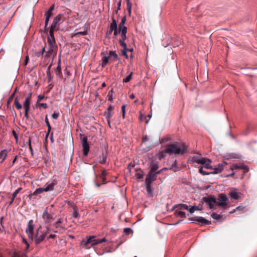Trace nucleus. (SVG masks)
Listing matches in <instances>:
<instances>
[{"label":"nucleus","mask_w":257,"mask_h":257,"mask_svg":"<svg viewBox=\"0 0 257 257\" xmlns=\"http://www.w3.org/2000/svg\"><path fill=\"white\" fill-rule=\"evenodd\" d=\"M228 198L225 193H220L218 198L216 199L214 196L203 197L201 202L206 203L209 208L211 210H214V204L218 207L225 208L227 206Z\"/></svg>","instance_id":"f257e3e1"},{"label":"nucleus","mask_w":257,"mask_h":257,"mask_svg":"<svg viewBox=\"0 0 257 257\" xmlns=\"http://www.w3.org/2000/svg\"><path fill=\"white\" fill-rule=\"evenodd\" d=\"M50 231L49 225L43 228L42 225H40L33 235V238H31L30 240L34 241L36 245H38L45 240Z\"/></svg>","instance_id":"f03ea898"},{"label":"nucleus","mask_w":257,"mask_h":257,"mask_svg":"<svg viewBox=\"0 0 257 257\" xmlns=\"http://www.w3.org/2000/svg\"><path fill=\"white\" fill-rule=\"evenodd\" d=\"M188 148V146L184 143L176 142L175 144L166 145V151L169 154H175L184 155L187 153Z\"/></svg>","instance_id":"7ed1b4c3"},{"label":"nucleus","mask_w":257,"mask_h":257,"mask_svg":"<svg viewBox=\"0 0 257 257\" xmlns=\"http://www.w3.org/2000/svg\"><path fill=\"white\" fill-rule=\"evenodd\" d=\"M58 181L56 179H53L48 182L45 185V187H40L35 190V191L31 195H29L30 199L32 198L33 196L37 195L43 192H47L51 191L55 185L57 184Z\"/></svg>","instance_id":"20e7f679"},{"label":"nucleus","mask_w":257,"mask_h":257,"mask_svg":"<svg viewBox=\"0 0 257 257\" xmlns=\"http://www.w3.org/2000/svg\"><path fill=\"white\" fill-rule=\"evenodd\" d=\"M157 176L154 172H149L145 179L146 189L148 194L151 195L153 190L152 189L153 182L156 180Z\"/></svg>","instance_id":"39448f33"},{"label":"nucleus","mask_w":257,"mask_h":257,"mask_svg":"<svg viewBox=\"0 0 257 257\" xmlns=\"http://www.w3.org/2000/svg\"><path fill=\"white\" fill-rule=\"evenodd\" d=\"M191 160L193 163H196L199 164L203 165V167L206 169H211L213 168L211 166L212 161L210 159L204 157L200 158L198 156H194L192 157Z\"/></svg>","instance_id":"423d86ee"},{"label":"nucleus","mask_w":257,"mask_h":257,"mask_svg":"<svg viewBox=\"0 0 257 257\" xmlns=\"http://www.w3.org/2000/svg\"><path fill=\"white\" fill-rule=\"evenodd\" d=\"M228 196L232 201L239 200L242 196V194L238 191L237 188H232L228 192Z\"/></svg>","instance_id":"0eeeda50"},{"label":"nucleus","mask_w":257,"mask_h":257,"mask_svg":"<svg viewBox=\"0 0 257 257\" xmlns=\"http://www.w3.org/2000/svg\"><path fill=\"white\" fill-rule=\"evenodd\" d=\"M35 223L33 220H30L27 223V227L26 229V233L28 235L29 239L33 238V235L34 234V227Z\"/></svg>","instance_id":"6e6552de"},{"label":"nucleus","mask_w":257,"mask_h":257,"mask_svg":"<svg viewBox=\"0 0 257 257\" xmlns=\"http://www.w3.org/2000/svg\"><path fill=\"white\" fill-rule=\"evenodd\" d=\"M42 218L46 224H50L55 219L54 214L53 213H49L47 208L43 213Z\"/></svg>","instance_id":"1a4fd4ad"},{"label":"nucleus","mask_w":257,"mask_h":257,"mask_svg":"<svg viewBox=\"0 0 257 257\" xmlns=\"http://www.w3.org/2000/svg\"><path fill=\"white\" fill-rule=\"evenodd\" d=\"M63 15L62 14L57 15L53 19V22L49 28V30L54 31L57 25H60L63 22Z\"/></svg>","instance_id":"9d476101"},{"label":"nucleus","mask_w":257,"mask_h":257,"mask_svg":"<svg viewBox=\"0 0 257 257\" xmlns=\"http://www.w3.org/2000/svg\"><path fill=\"white\" fill-rule=\"evenodd\" d=\"M108 152L107 148L104 147L102 150L101 155L98 157V161L101 164H105L107 163V159L108 157Z\"/></svg>","instance_id":"9b49d317"},{"label":"nucleus","mask_w":257,"mask_h":257,"mask_svg":"<svg viewBox=\"0 0 257 257\" xmlns=\"http://www.w3.org/2000/svg\"><path fill=\"white\" fill-rule=\"evenodd\" d=\"M87 137H84L83 138L82 140V146L83 148V154L84 156H87L90 147H89V144L87 141Z\"/></svg>","instance_id":"f8f14e48"},{"label":"nucleus","mask_w":257,"mask_h":257,"mask_svg":"<svg viewBox=\"0 0 257 257\" xmlns=\"http://www.w3.org/2000/svg\"><path fill=\"white\" fill-rule=\"evenodd\" d=\"M226 162H223L222 164H218L215 167L213 168V171L209 172L210 174H217L221 172L224 169V165H227Z\"/></svg>","instance_id":"ddd939ff"},{"label":"nucleus","mask_w":257,"mask_h":257,"mask_svg":"<svg viewBox=\"0 0 257 257\" xmlns=\"http://www.w3.org/2000/svg\"><path fill=\"white\" fill-rule=\"evenodd\" d=\"M54 31L49 30V35L47 38L49 45L57 46L54 35Z\"/></svg>","instance_id":"4468645a"},{"label":"nucleus","mask_w":257,"mask_h":257,"mask_svg":"<svg viewBox=\"0 0 257 257\" xmlns=\"http://www.w3.org/2000/svg\"><path fill=\"white\" fill-rule=\"evenodd\" d=\"M114 109L113 106L109 105L107 110L104 112V116L106 120L110 119L113 115L112 110Z\"/></svg>","instance_id":"2eb2a0df"},{"label":"nucleus","mask_w":257,"mask_h":257,"mask_svg":"<svg viewBox=\"0 0 257 257\" xmlns=\"http://www.w3.org/2000/svg\"><path fill=\"white\" fill-rule=\"evenodd\" d=\"M149 168V172H154L155 171H157L159 168V163L158 161L156 160H152L151 161Z\"/></svg>","instance_id":"dca6fc26"},{"label":"nucleus","mask_w":257,"mask_h":257,"mask_svg":"<svg viewBox=\"0 0 257 257\" xmlns=\"http://www.w3.org/2000/svg\"><path fill=\"white\" fill-rule=\"evenodd\" d=\"M230 169L233 170L234 169H243L247 172L249 170L248 167L245 165L243 163H239L234 164L230 167Z\"/></svg>","instance_id":"f3484780"},{"label":"nucleus","mask_w":257,"mask_h":257,"mask_svg":"<svg viewBox=\"0 0 257 257\" xmlns=\"http://www.w3.org/2000/svg\"><path fill=\"white\" fill-rule=\"evenodd\" d=\"M117 28V23L114 17L112 18V22L110 24L109 31L106 33V34H111L114 29Z\"/></svg>","instance_id":"a211bd4d"},{"label":"nucleus","mask_w":257,"mask_h":257,"mask_svg":"<svg viewBox=\"0 0 257 257\" xmlns=\"http://www.w3.org/2000/svg\"><path fill=\"white\" fill-rule=\"evenodd\" d=\"M177 208L178 210H187L189 211V206L186 204H177L172 207V210Z\"/></svg>","instance_id":"6ab92c4d"},{"label":"nucleus","mask_w":257,"mask_h":257,"mask_svg":"<svg viewBox=\"0 0 257 257\" xmlns=\"http://www.w3.org/2000/svg\"><path fill=\"white\" fill-rule=\"evenodd\" d=\"M103 55L104 53L102 52L101 55L102 56L101 57L100 65L102 68H104L109 62V57Z\"/></svg>","instance_id":"aec40b11"},{"label":"nucleus","mask_w":257,"mask_h":257,"mask_svg":"<svg viewBox=\"0 0 257 257\" xmlns=\"http://www.w3.org/2000/svg\"><path fill=\"white\" fill-rule=\"evenodd\" d=\"M211 224V221L208 220L202 216H199L198 224L200 225V226H204L206 225H210Z\"/></svg>","instance_id":"412c9836"},{"label":"nucleus","mask_w":257,"mask_h":257,"mask_svg":"<svg viewBox=\"0 0 257 257\" xmlns=\"http://www.w3.org/2000/svg\"><path fill=\"white\" fill-rule=\"evenodd\" d=\"M72 212V217L75 219H79L80 217V215L79 212V209L77 206H74Z\"/></svg>","instance_id":"4be33fe9"},{"label":"nucleus","mask_w":257,"mask_h":257,"mask_svg":"<svg viewBox=\"0 0 257 257\" xmlns=\"http://www.w3.org/2000/svg\"><path fill=\"white\" fill-rule=\"evenodd\" d=\"M55 71L56 75L57 76H59L61 74V73H62L61 67L60 55H59V57L57 66L56 68Z\"/></svg>","instance_id":"5701e85b"},{"label":"nucleus","mask_w":257,"mask_h":257,"mask_svg":"<svg viewBox=\"0 0 257 257\" xmlns=\"http://www.w3.org/2000/svg\"><path fill=\"white\" fill-rule=\"evenodd\" d=\"M7 155L8 151L6 149L3 150L0 152V163H3L6 160Z\"/></svg>","instance_id":"b1692460"},{"label":"nucleus","mask_w":257,"mask_h":257,"mask_svg":"<svg viewBox=\"0 0 257 257\" xmlns=\"http://www.w3.org/2000/svg\"><path fill=\"white\" fill-rule=\"evenodd\" d=\"M240 155L236 153H229L227 154L225 156V158L226 159H240Z\"/></svg>","instance_id":"393cba45"},{"label":"nucleus","mask_w":257,"mask_h":257,"mask_svg":"<svg viewBox=\"0 0 257 257\" xmlns=\"http://www.w3.org/2000/svg\"><path fill=\"white\" fill-rule=\"evenodd\" d=\"M53 65V63H51L49 66L48 67L47 70H46V74H47V77L48 79V82H50L52 79H53V76L51 74V68Z\"/></svg>","instance_id":"a878e982"},{"label":"nucleus","mask_w":257,"mask_h":257,"mask_svg":"<svg viewBox=\"0 0 257 257\" xmlns=\"http://www.w3.org/2000/svg\"><path fill=\"white\" fill-rule=\"evenodd\" d=\"M166 154H168V152L166 151V146L164 147V149L162 151L160 152L157 154V157L159 160H161L166 156Z\"/></svg>","instance_id":"bb28decb"},{"label":"nucleus","mask_w":257,"mask_h":257,"mask_svg":"<svg viewBox=\"0 0 257 257\" xmlns=\"http://www.w3.org/2000/svg\"><path fill=\"white\" fill-rule=\"evenodd\" d=\"M203 209L202 205L198 206H192L190 208H189V211L190 213H193L196 210L201 211Z\"/></svg>","instance_id":"cd10ccee"},{"label":"nucleus","mask_w":257,"mask_h":257,"mask_svg":"<svg viewBox=\"0 0 257 257\" xmlns=\"http://www.w3.org/2000/svg\"><path fill=\"white\" fill-rule=\"evenodd\" d=\"M109 55L112 57V60L114 61L119 60V58L115 51H110L109 52Z\"/></svg>","instance_id":"c85d7f7f"},{"label":"nucleus","mask_w":257,"mask_h":257,"mask_svg":"<svg viewBox=\"0 0 257 257\" xmlns=\"http://www.w3.org/2000/svg\"><path fill=\"white\" fill-rule=\"evenodd\" d=\"M136 171L137 172V173L135 174V177H136L138 179H142L143 178V171L140 168H138V169H136Z\"/></svg>","instance_id":"c756f323"},{"label":"nucleus","mask_w":257,"mask_h":257,"mask_svg":"<svg viewBox=\"0 0 257 257\" xmlns=\"http://www.w3.org/2000/svg\"><path fill=\"white\" fill-rule=\"evenodd\" d=\"M175 214L176 216L179 217L180 218H186V215L185 212L182 211H180L178 210H176L175 212Z\"/></svg>","instance_id":"7c9ffc66"},{"label":"nucleus","mask_w":257,"mask_h":257,"mask_svg":"<svg viewBox=\"0 0 257 257\" xmlns=\"http://www.w3.org/2000/svg\"><path fill=\"white\" fill-rule=\"evenodd\" d=\"M45 122L46 123V125L48 127V132L46 134V137H47L51 130V126L49 123L47 115H46L45 117Z\"/></svg>","instance_id":"2f4dec72"},{"label":"nucleus","mask_w":257,"mask_h":257,"mask_svg":"<svg viewBox=\"0 0 257 257\" xmlns=\"http://www.w3.org/2000/svg\"><path fill=\"white\" fill-rule=\"evenodd\" d=\"M170 170H173L174 172H176L179 170V167L177 166V161L176 160L171 165V167L169 168Z\"/></svg>","instance_id":"473e14b6"},{"label":"nucleus","mask_w":257,"mask_h":257,"mask_svg":"<svg viewBox=\"0 0 257 257\" xmlns=\"http://www.w3.org/2000/svg\"><path fill=\"white\" fill-rule=\"evenodd\" d=\"M63 221V218H60L53 224V225L56 228H61L62 229H63L64 227L60 225V224L62 223Z\"/></svg>","instance_id":"72a5a7b5"},{"label":"nucleus","mask_w":257,"mask_h":257,"mask_svg":"<svg viewBox=\"0 0 257 257\" xmlns=\"http://www.w3.org/2000/svg\"><path fill=\"white\" fill-rule=\"evenodd\" d=\"M57 49V46L49 45V49H48V51H45V52L50 54L53 53Z\"/></svg>","instance_id":"f704fd0d"},{"label":"nucleus","mask_w":257,"mask_h":257,"mask_svg":"<svg viewBox=\"0 0 257 257\" xmlns=\"http://www.w3.org/2000/svg\"><path fill=\"white\" fill-rule=\"evenodd\" d=\"M45 52V47H43L42 49L38 52H35L34 54L35 56L38 58L41 57L44 53Z\"/></svg>","instance_id":"c9c22d12"},{"label":"nucleus","mask_w":257,"mask_h":257,"mask_svg":"<svg viewBox=\"0 0 257 257\" xmlns=\"http://www.w3.org/2000/svg\"><path fill=\"white\" fill-rule=\"evenodd\" d=\"M84 30L83 31H79L76 33L75 35H76L77 34H80L82 36H85L88 34L87 32V24H85L84 27Z\"/></svg>","instance_id":"e433bc0d"},{"label":"nucleus","mask_w":257,"mask_h":257,"mask_svg":"<svg viewBox=\"0 0 257 257\" xmlns=\"http://www.w3.org/2000/svg\"><path fill=\"white\" fill-rule=\"evenodd\" d=\"M55 8L54 4H53L51 6V7L49 8L48 10L46 12L45 14V16H49L51 17L52 15V11L54 10Z\"/></svg>","instance_id":"4c0bfd02"},{"label":"nucleus","mask_w":257,"mask_h":257,"mask_svg":"<svg viewBox=\"0 0 257 257\" xmlns=\"http://www.w3.org/2000/svg\"><path fill=\"white\" fill-rule=\"evenodd\" d=\"M12 257H26V253L24 252L15 251L13 253Z\"/></svg>","instance_id":"58836bf2"},{"label":"nucleus","mask_w":257,"mask_h":257,"mask_svg":"<svg viewBox=\"0 0 257 257\" xmlns=\"http://www.w3.org/2000/svg\"><path fill=\"white\" fill-rule=\"evenodd\" d=\"M14 104L15 105V106L16 108L18 110H20L22 109V104L19 102V99L18 97H16L15 99V102Z\"/></svg>","instance_id":"ea45409f"},{"label":"nucleus","mask_w":257,"mask_h":257,"mask_svg":"<svg viewBox=\"0 0 257 257\" xmlns=\"http://www.w3.org/2000/svg\"><path fill=\"white\" fill-rule=\"evenodd\" d=\"M113 89H112L111 90H110L108 92L107 96V97L108 98V100L110 101L111 102H112L113 101Z\"/></svg>","instance_id":"a19ab883"},{"label":"nucleus","mask_w":257,"mask_h":257,"mask_svg":"<svg viewBox=\"0 0 257 257\" xmlns=\"http://www.w3.org/2000/svg\"><path fill=\"white\" fill-rule=\"evenodd\" d=\"M126 33L127 31L124 32V30L122 32H121V34H120L121 36V39H120L119 41L124 42L125 40L126 39Z\"/></svg>","instance_id":"79ce46f5"},{"label":"nucleus","mask_w":257,"mask_h":257,"mask_svg":"<svg viewBox=\"0 0 257 257\" xmlns=\"http://www.w3.org/2000/svg\"><path fill=\"white\" fill-rule=\"evenodd\" d=\"M199 216H193L188 218L189 221H192L193 223L198 224Z\"/></svg>","instance_id":"37998d69"},{"label":"nucleus","mask_w":257,"mask_h":257,"mask_svg":"<svg viewBox=\"0 0 257 257\" xmlns=\"http://www.w3.org/2000/svg\"><path fill=\"white\" fill-rule=\"evenodd\" d=\"M133 74V72H132L127 76H126L125 78H123V82L127 83V82H129L132 78Z\"/></svg>","instance_id":"c03bdc74"},{"label":"nucleus","mask_w":257,"mask_h":257,"mask_svg":"<svg viewBox=\"0 0 257 257\" xmlns=\"http://www.w3.org/2000/svg\"><path fill=\"white\" fill-rule=\"evenodd\" d=\"M93 239H94V236H90L85 241H84V240H83V241L85 242V244L86 245L90 243L91 245H92Z\"/></svg>","instance_id":"a18cd8bd"},{"label":"nucleus","mask_w":257,"mask_h":257,"mask_svg":"<svg viewBox=\"0 0 257 257\" xmlns=\"http://www.w3.org/2000/svg\"><path fill=\"white\" fill-rule=\"evenodd\" d=\"M120 31L122 32L124 30L125 31H127V28L126 26H124V24L122 23H119L118 25V28Z\"/></svg>","instance_id":"49530a36"},{"label":"nucleus","mask_w":257,"mask_h":257,"mask_svg":"<svg viewBox=\"0 0 257 257\" xmlns=\"http://www.w3.org/2000/svg\"><path fill=\"white\" fill-rule=\"evenodd\" d=\"M203 167L201 166L199 169V172L203 175H210V173L208 172H206L203 170Z\"/></svg>","instance_id":"de8ad7c7"},{"label":"nucleus","mask_w":257,"mask_h":257,"mask_svg":"<svg viewBox=\"0 0 257 257\" xmlns=\"http://www.w3.org/2000/svg\"><path fill=\"white\" fill-rule=\"evenodd\" d=\"M123 231L126 235H129L131 233H133V230L130 227L124 228Z\"/></svg>","instance_id":"09e8293b"},{"label":"nucleus","mask_w":257,"mask_h":257,"mask_svg":"<svg viewBox=\"0 0 257 257\" xmlns=\"http://www.w3.org/2000/svg\"><path fill=\"white\" fill-rule=\"evenodd\" d=\"M22 189V188L21 187H19L13 192L12 195V197H13V199H15L17 194L20 192Z\"/></svg>","instance_id":"8fccbe9b"},{"label":"nucleus","mask_w":257,"mask_h":257,"mask_svg":"<svg viewBox=\"0 0 257 257\" xmlns=\"http://www.w3.org/2000/svg\"><path fill=\"white\" fill-rule=\"evenodd\" d=\"M23 106H30V100L29 97H26L23 103Z\"/></svg>","instance_id":"3c124183"},{"label":"nucleus","mask_w":257,"mask_h":257,"mask_svg":"<svg viewBox=\"0 0 257 257\" xmlns=\"http://www.w3.org/2000/svg\"><path fill=\"white\" fill-rule=\"evenodd\" d=\"M45 17H46V18H45V27H44L45 30L47 29V27L49 24L50 18H51V17L49 16V15L45 16Z\"/></svg>","instance_id":"603ef678"},{"label":"nucleus","mask_w":257,"mask_h":257,"mask_svg":"<svg viewBox=\"0 0 257 257\" xmlns=\"http://www.w3.org/2000/svg\"><path fill=\"white\" fill-rule=\"evenodd\" d=\"M132 6V4L131 2H127V3H126L127 10L130 14L131 13Z\"/></svg>","instance_id":"864d4df0"},{"label":"nucleus","mask_w":257,"mask_h":257,"mask_svg":"<svg viewBox=\"0 0 257 257\" xmlns=\"http://www.w3.org/2000/svg\"><path fill=\"white\" fill-rule=\"evenodd\" d=\"M211 216L214 219H219L220 218V215L215 212H213L211 214Z\"/></svg>","instance_id":"5fc2aeb1"},{"label":"nucleus","mask_w":257,"mask_h":257,"mask_svg":"<svg viewBox=\"0 0 257 257\" xmlns=\"http://www.w3.org/2000/svg\"><path fill=\"white\" fill-rule=\"evenodd\" d=\"M99 178L101 181L102 184H105L107 183L106 178L105 176H99Z\"/></svg>","instance_id":"6e6d98bb"},{"label":"nucleus","mask_w":257,"mask_h":257,"mask_svg":"<svg viewBox=\"0 0 257 257\" xmlns=\"http://www.w3.org/2000/svg\"><path fill=\"white\" fill-rule=\"evenodd\" d=\"M127 52H128L127 49H122L121 50V54H122V55L124 56L126 59H128V55L127 54Z\"/></svg>","instance_id":"4d7b16f0"},{"label":"nucleus","mask_w":257,"mask_h":257,"mask_svg":"<svg viewBox=\"0 0 257 257\" xmlns=\"http://www.w3.org/2000/svg\"><path fill=\"white\" fill-rule=\"evenodd\" d=\"M119 45L123 47V49H127L126 44L124 41H119Z\"/></svg>","instance_id":"13d9d810"},{"label":"nucleus","mask_w":257,"mask_h":257,"mask_svg":"<svg viewBox=\"0 0 257 257\" xmlns=\"http://www.w3.org/2000/svg\"><path fill=\"white\" fill-rule=\"evenodd\" d=\"M28 145H29V149L31 151V155L32 156H33V155H34L32 145H31V140L30 139H29V140Z\"/></svg>","instance_id":"bf43d9fd"},{"label":"nucleus","mask_w":257,"mask_h":257,"mask_svg":"<svg viewBox=\"0 0 257 257\" xmlns=\"http://www.w3.org/2000/svg\"><path fill=\"white\" fill-rule=\"evenodd\" d=\"M236 210L237 211H240L242 212H245V207L243 206H238L236 207Z\"/></svg>","instance_id":"052dcab7"},{"label":"nucleus","mask_w":257,"mask_h":257,"mask_svg":"<svg viewBox=\"0 0 257 257\" xmlns=\"http://www.w3.org/2000/svg\"><path fill=\"white\" fill-rule=\"evenodd\" d=\"M12 134H13V136L14 137L16 142H17L19 140L18 134L16 133V132L15 130L12 131Z\"/></svg>","instance_id":"680f3d73"},{"label":"nucleus","mask_w":257,"mask_h":257,"mask_svg":"<svg viewBox=\"0 0 257 257\" xmlns=\"http://www.w3.org/2000/svg\"><path fill=\"white\" fill-rule=\"evenodd\" d=\"M99 240V238H95V237L94 236V239H92V245H96L98 243H100V242H98Z\"/></svg>","instance_id":"e2e57ef3"},{"label":"nucleus","mask_w":257,"mask_h":257,"mask_svg":"<svg viewBox=\"0 0 257 257\" xmlns=\"http://www.w3.org/2000/svg\"><path fill=\"white\" fill-rule=\"evenodd\" d=\"M60 114L59 112H54L52 115V117L54 119H57Z\"/></svg>","instance_id":"0e129e2a"},{"label":"nucleus","mask_w":257,"mask_h":257,"mask_svg":"<svg viewBox=\"0 0 257 257\" xmlns=\"http://www.w3.org/2000/svg\"><path fill=\"white\" fill-rule=\"evenodd\" d=\"M113 35L115 36H116L118 35V34H120L121 33V31H120L118 29H115L113 31Z\"/></svg>","instance_id":"69168bd1"},{"label":"nucleus","mask_w":257,"mask_h":257,"mask_svg":"<svg viewBox=\"0 0 257 257\" xmlns=\"http://www.w3.org/2000/svg\"><path fill=\"white\" fill-rule=\"evenodd\" d=\"M23 242L26 244V249H27L29 248V246H30V244L28 242V241L27 240V239L25 238H23Z\"/></svg>","instance_id":"338daca9"},{"label":"nucleus","mask_w":257,"mask_h":257,"mask_svg":"<svg viewBox=\"0 0 257 257\" xmlns=\"http://www.w3.org/2000/svg\"><path fill=\"white\" fill-rule=\"evenodd\" d=\"M39 105L42 107L44 109L47 108L48 107V104L46 103H41L39 104Z\"/></svg>","instance_id":"774afa93"}]
</instances>
